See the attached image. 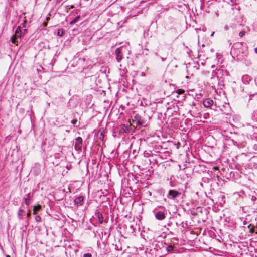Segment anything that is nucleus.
Returning <instances> with one entry per match:
<instances>
[{"mask_svg":"<svg viewBox=\"0 0 257 257\" xmlns=\"http://www.w3.org/2000/svg\"><path fill=\"white\" fill-rule=\"evenodd\" d=\"M15 35H16V36H18V37H20V38L24 36V34H23L22 30L21 29V26H19L17 28Z\"/></svg>","mask_w":257,"mask_h":257,"instance_id":"nucleus-12","label":"nucleus"},{"mask_svg":"<svg viewBox=\"0 0 257 257\" xmlns=\"http://www.w3.org/2000/svg\"><path fill=\"white\" fill-rule=\"evenodd\" d=\"M30 215H31L30 213V212H28V213H27V216H28V217H29Z\"/></svg>","mask_w":257,"mask_h":257,"instance_id":"nucleus-37","label":"nucleus"},{"mask_svg":"<svg viewBox=\"0 0 257 257\" xmlns=\"http://www.w3.org/2000/svg\"><path fill=\"white\" fill-rule=\"evenodd\" d=\"M213 171H214L215 175L218 177L219 167L218 166H213L211 172H212Z\"/></svg>","mask_w":257,"mask_h":257,"instance_id":"nucleus-18","label":"nucleus"},{"mask_svg":"<svg viewBox=\"0 0 257 257\" xmlns=\"http://www.w3.org/2000/svg\"><path fill=\"white\" fill-rule=\"evenodd\" d=\"M33 198V194L29 193L27 195V198H24L25 204L27 206L29 205L31 203V200Z\"/></svg>","mask_w":257,"mask_h":257,"instance_id":"nucleus-11","label":"nucleus"},{"mask_svg":"<svg viewBox=\"0 0 257 257\" xmlns=\"http://www.w3.org/2000/svg\"><path fill=\"white\" fill-rule=\"evenodd\" d=\"M169 55V53L166 49H163L160 58L162 62L166 61Z\"/></svg>","mask_w":257,"mask_h":257,"instance_id":"nucleus-10","label":"nucleus"},{"mask_svg":"<svg viewBox=\"0 0 257 257\" xmlns=\"http://www.w3.org/2000/svg\"><path fill=\"white\" fill-rule=\"evenodd\" d=\"M214 32H213V33L211 34V36H212L214 35Z\"/></svg>","mask_w":257,"mask_h":257,"instance_id":"nucleus-41","label":"nucleus"},{"mask_svg":"<svg viewBox=\"0 0 257 257\" xmlns=\"http://www.w3.org/2000/svg\"><path fill=\"white\" fill-rule=\"evenodd\" d=\"M150 154L148 153H147L146 152H144V156L146 157H148L149 156H150Z\"/></svg>","mask_w":257,"mask_h":257,"instance_id":"nucleus-35","label":"nucleus"},{"mask_svg":"<svg viewBox=\"0 0 257 257\" xmlns=\"http://www.w3.org/2000/svg\"><path fill=\"white\" fill-rule=\"evenodd\" d=\"M77 122V119H73V120H71V123L72 124H74H74H76Z\"/></svg>","mask_w":257,"mask_h":257,"instance_id":"nucleus-33","label":"nucleus"},{"mask_svg":"<svg viewBox=\"0 0 257 257\" xmlns=\"http://www.w3.org/2000/svg\"><path fill=\"white\" fill-rule=\"evenodd\" d=\"M64 30L63 29H59L57 32V35L59 36H62L64 35Z\"/></svg>","mask_w":257,"mask_h":257,"instance_id":"nucleus-26","label":"nucleus"},{"mask_svg":"<svg viewBox=\"0 0 257 257\" xmlns=\"http://www.w3.org/2000/svg\"><path fill=\"white\" fill-rule=\"evenodd\" d=\"M203 105L205 107H209V98H207L204 100Z\"/></svg>","mask_w":257,"mask_h":257,"instance_id":"nucleus-25","label":"nucleus"},{"mask_svg":"<svg viewBox=\"0 0 257 257\" xmlns=\"http://www.w3.org/2000/svg\"><path fill=\"white\" fill-rule=\"evenodd\" d=\"M41 209V206L40 205L34 206L33 208V214H36L37 212Z\"/></svg>","mask_w":257,"mask_h":257,"instance_id":"nucleus-17","label":"nucleus"},{"mask_svg":"<svg viewBox=\"0 0 257 257\" xmlns=\"http://www.w3.org/2000/svg\"><path fill=\"white\" fill-rule=\"evenodd\" d=\"M23 31H24V33H23V34H24H24H25V32H26L27 30V29H24L23 30Z\"/></svg>","mask_w":257,"mask_h":257,"instance_id":"nucleus-36","label":"nucleus"},{"mask_svg":"<svg viewBox=\"0 0 257 257\" xmlns=\"http://www.w3.org/2000/svg\"><path fill=\"white\" fill-rule=\"evenodd\" d=\"M209 182V178L206 177H203L202 179V182H201V185L203 186V184H206Z\"/></svg>","mask_w":257,"mask_h":257,"instance_id":"nucleus-19","label":"nucleus"},{"mask_svg":"<svg viewBox=\"0 0 257 257\" xmlns=\"http://www.w3.org/2000/svg\"><path fill=\"white\" fill-rule=\"evenodd\" d=\"M210 228L211 229H210V236H212V234H213V235H215L214 231H216V227L214 226H210Z\"/></svg>","mask_w":257,"mask_h":257,"instance_id":"nucleus-21","label":"nucleus"},{"mask_svg":"<svg viewBox=\"0 0 257 257\" xmlns=\"http://www.w3.org/2000/svg\"><path fill=\"white\" fill-rule=\"evenodd\" d=\"M156 55L157 56H158V53H156Z\"/></svg>","mask_w":257,"mask_h":257,"instance_id":"nucleus-43","label":"nucleus"},{"mask_svg":"<svg viewBox=\"0 0 257 257\" xmlns=\"http://www.w3.org/2000/svg\"><path fill=\"white\" fill-rule=\"evenodd\" d=\"M26 24H27V21L26 20H25L24 21L23 23H22L21 25V27H22L23 28H25L26 27Z\"/></svg>","mask_w":257,"mask_h":257,"instance_id":"nucleus-29","label":"nucleus"},{"mask_svg":"<svg viewBox=\"0 0 257 257\" xmlns=\"http://www.w3.org/2000/svg\"><path fill=\"white\" fill-rule=\"evenodd\" d=\"M181 193L176 190H170L169 191L168 197L170 199H175Z\"/></svg>","mask_w":257,"mask_h":257,"instance_id":"nucleus-8","label":"nucleus"},{"mask_svg":"<svg viewBox=\"0 0 257 257\" xmlns=\"http://www.w3.org/2000/svg\"><path fill=\"white\" fill-rule=\"evenodd\" d=\"M95 216L97 217L99 222L100 224H102L104 222L103 216L102 214L100 212H96Z\"/></svg>","mask_w":257,"mask_h":257,"instance_id":"nucleus-13","label":"nucleus"},{"mask_svg":"<svg viewBox=\"0 0 257 257\" xmlns=\"http://www.w3.org/2000/svg\"><path fill=\"white\" fill-rule=\"evenodd\" d=\"M210 199L212 200L213 204L217 203L218 201L216 198L210 196Z\"/></svg>","mask_w":257,"mask_h":257,"instance_id":"nucleus-28","label":"nucleus"},{"mask_svg":"<svg viewBox=\"0 0 257 257\" xmlns=\"http://www.w3.org/2000/svg\"><path fill=\"white\" fill-rule=\"evenodd\" d=\"M246 32L245 31H241L240 32L239 35L240 37H242L245 34Z\"/></svg>","mask_w":257,"mask_h":257,"instance_id":"nucleus-31","label":"nucleus"},{"mask_svg":"<svg viewBox=\"0 0 257 257\" xmlns=\"http://www.w3.org/2000/svg\"><path fill=\"white\" fill-rule=\"evenodd\" d=\"M254 51L257 54V47L254 49Z\"/></svg>","mask_w":257,"mask_h":257,"instance_id":"nucleus-38","label":"nucleus"},{"mask_svg":"<svg viewBox=\"0 0 257 257\" xmlns=\"http://www.w3.org/2000/svg\"><path fill=\"white\" fill-rule=\"evenodd\" d=\"M35 220L37 222H40L41 220V217L40 216H36L35 217Z\"/></svg>","mask_w":257,"mask_h":257,"instance_id":"nucleus-30","label":"nucleus"},{"mask_svg":"<svg viewBox=\"0 0 257 257\" xmlns=\"http://www.w3.org/2000/svg\"><path fill=\"white\" fill-rule=\"evenodd\" d=\"M251 226V224H250L248 226V227L249 228V232L250 233H254V226H252L251 228L250 227Z\"/></svg>","mask_w":257,"mask_h":257,"instance_id":"nucleus-27","label":"nucleus"},{"mask_svg":"<svg viewBox=\"0 0 257 257\" xmlns=\"http://www.w3.org/2000/svg\"><path fill=\"white\" fill-rule=\"evenodd\" d=\"M78 102L77 98L72 96L67 103V106L70 108H75L78 105Z\"/></svg>","mask_w":257,"mask_h":257,"instance_id":"nucleus-4","label":"nucleus"},{"mask_svg":"<svg viewBox=\"0 0 257 257\" xmlns=\"http://www.w3.org/2000/svg\"><path fill=\"white\" fill-rule=\"evenodd\" d=\"M211 80L212 82H210V85L211 84V87H212V88L215 90L216 87L218 85V77H215V76H214L211 78Z\"/></svg>","mask_w":257,"mask_h":257,"instance_id":"nucleus-9","label":"nucleus"},{"mask_svg":"<svg viewBox=\"0 0 257 257\" xmlns=\"http://www.w3.org/2000/svg\"><path fill=\"white\" fill-rule=\"evenodd\" d=\"M183 92H184V90L182 89H178L177 90V93L179 94H181L183 93Z\"/></svg>","mask_w":257,"mask_h":257,"instance_id":"nucleus-34","label":"nucleus"},{"mask_svg":"<svg viewBox=\"0 0 257 257\" xmlns=\"http://www.w3.org/2000/svg\"><path fill=\"white\" fill-rule=\"evenodd\" d=\"M49 19V18H47V20H48Z\"/></svg>","mask_w":257,"mask_h":257,"instance_id":"nucleus-42","label":"nucleus"},{"mask_svg":"<svg viewBox=\"0 0 257 257\" xmlns=\"http://www.w3.org/2000/svg\"><path fill=\"white\" fill-rule=\"evenodd\" d=\"M80 19V16H78L77 17H76L74 20H73L72 21H71L70 22V24L71 25H73L74 24H75V23H76L78 21V20H79Z\"/></svg>","mask_w":257,"mask_h":257,"instance_id":"nucleus-24","label":"nucleus"},{"mask_svg":"<svg viewBox=\"0 0 257 257\" xmlns=\"http://www.w3.org/2000/svg\"><path fill=\"white\" fill-rule=\"evenodd\" d=\"M19 37L17 36H16V35H14L12 37H11V42L12 43H13L14 44H16L17 45H18V40H17V38H18Z\"/></svg>","mask_w":257,"mask_h":257,"instance_id":"nucleus-15","label":"nucleus"},{"mask_svg":"<svg viewBox=\"0 0 257 257\" xmlns=\"http://www.w3.org/2000/svg\"><path fill=\"white\" fill-rule=\"evenodd\" d=\"M122 47L117 48L115 51L116 59L117 62H119L122 59Z\"/></svg>","mask_w":257,"mask_h":257,"instance_id":"nucleus-5","label":"nucleus"},{"mask_svg":"<svg viewBox=\"0 0 257 257\" xmlns=\"http://www.w3.org/2000/svg\"><path fill=\"white\" fill-rule=\"evenodd\" d=\"M158 207L159 209H160V210L159 211L158 207H156L154 209L153 212L154 213L155 217L157 219L159 220H162L164 219L166 217L164 212V210H165V208L164 207L162 206H160Z\"/></svg>","mask_w":257,"mask_h":257,"instance_id":"nucleus-1","label":"nucleus"},{"mask_svg":"<svg viewBox=\"0 0 257 257\" xmlns=\"http://www.w3.org/2000/svg\"><path fill=\"white\" fill-rule=\"evenodd\" d=\"M200 167L201 168V170L203 172H206L207 173H208L209 170H207L208 168L207 167H206L205 166H203V165H200Z\"/></svg>","mask_w":257,"mask_h":257,"instance_id":"nucleus-23","label":"nucleus"},{"mask_svg":"<svg viewBox=\"0 0 257 257\" xmlns=\"http://www.w3.org/2000/svg\"><path fill=\"white\" fill-rule=\"evenodd\" d=\"M211 67H212L213 69H214V68H215V66H214V65H212Z\"/></svg>","mask_w":257,"mask_h":257,"instance_id":"nucleus-39","label":"nucleus"},{"mask_svg":"<svg viewBox=\"0 0 257 257\" xmlns=\"http://www.w3.org/2000/svg\"><path fill=\"white\" fill-rule=\"evenodd\" d=\"M83 257H92V254L90 253H85L83 255Z\"/></svg>","mask_w":257,"mask_h":257,"instance_id":"nucleus-32","label":"nucleus"},{"mask_svg":"<svg viewBox=\"0 0 257 257\" xmlns=\"http://www.w3.org/2000/svg\"><path fill=\"white\" fill-rule=\"evenodd\" d=\"M7 257H10L9 255H7Z\"/></svg>","mask_w":257,"mask_h":257,"instance_id":"nucleus-44","label":"nucleus"},{"mask_svg":"<svg viewBox=\"0 0 257 257\" xmlns=\"http://www.w3.org/2000/svg\"><path fill=\"white\" fill-rule=\"evenodd\" d=\"M167 253L172 252L174 249V246L171 245H168L166 246Z\"/></svg>","mask_w":257,"mask_h":257,"instance_id":"nucleus-20","label":"nucleus"},{"mask_svg":"<svg viewBox=\"0 0 257 257\" xmlns=\"http://www.w3.org/2000/svg\"><path fill=\"white\" fill-rule=\"evenodd\" d=\"M246 223H247L246 221H244L243 224H246Z\"/></svg>","mask_w":257,"mask_h":257,"instance_id":"nucleus-40","label":"nucleus"},{"mask_svg":"<svg viewBox=\"0 0 257 257\" xmlns=\"http://www.w3.org/2000/svg\"><path fill=\"white\" fill-rule=\"evenodd\" d=\"M104 130H100L97 134V137L98 139L101 141H102L104 139Z\"/></svg>","mask_w":257,"mask_h":257,"instance_id":"nucleus-14","label":"nucleus"},{"mask_svg":"<svg viewBox=\"0 0 257 257\" xmlns=\"http://www.w3.org/2000/svg\"><path fill=\"white\" fill-rule=\"evenodd\" d=\"M166 245H167V244L166 243L163 242L162 241H160L155 240L152 243V246L154 247V249L156 251H158L162 248H164Z\"/></svg>","mask_w":257,"mask_h":257,"instance_id":"nucleus-2","label":"nucleus"},{"mask_svg":"<svg viewBox=\"0 0 257 257\" xmlns=\"http://www.w3.org/2000/svg\"><path fill=\"white\" fill-rule=\"evenodd\" d=\"M210 109L215 110L214 107L216 105V102H215V106H213L214 101L212 100H210Z\"/></svg>","mask_w":257,"mask_h":257,"instance_id":"nucleus-22","label":"nucleus"},{"mask_svg":"<svg viewBox=\"0 0 257 257\" xmlns=\"http://www.w3.org/2000/svg\"><path fill=\"white\" fill-rule=\"evenodd\" d=\"M25 211L21 209H20L19 210L18 213V216L20 219H22L23 218V216L24 215Z\"/></svg>","mask_w":257,"mask_h":257,"instance_id":"nucleus-16","label":"nucleus"},{"mask_svg":"<svg viewBox=\"0 0 257 257\" xmlns=\"http://www.w3.org/2000/svg\"><path fill=\"white\" fill-rule=\"evenodd\" d=\"M84 202V197L83 196H80L74 199V204L77 207L83 205Z\"/></svg>","mask_w":257,"mask_h":257,"instance_id":"nucleus-6","label":"nucleus"},{"mask_svg":"<svg viewBox=\"0 0 257 257\" xmlns=\"http://www.w3.org/2000/svg\"><path fill=\"white\" fill-rule=\"evenodd\" d=\"M134 122L138 126L143 125L145 123L144 119L139 114H136L135 116Z\"/></svg>","mask_w":257,"mask_h":257,"instance_id":"nucleus-7","label":"nucleus"},{"mask_svg":"<svg viewBox=\"0 0 257 257\" xmlns=\"http://www.w3.org/2000/svg\"><path fill=\"white\" fill-rule=\"evenodd\" d=\"M83 140L81 137H78L75 139V149L78 152L82 151Z\"/></svg>","mask_w":257,"mask_h":257,"instance_id":"nucleus-3","label":"nucleus"}]
</instances>
